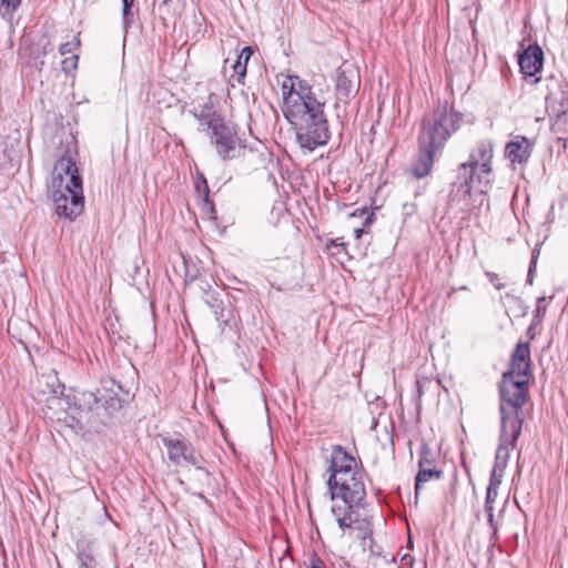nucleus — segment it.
Here are the masks:
<instances>
[{"label":"nucleus","mask_w":568,"mask_h":568,"mask_svg":"<svg viewBox=\"0 0 568 568\" xmlns=\"http://www.w3.org/2000/svg\"><path fill=\"white\" fill-rule=\"evenodd\" d=\"M284 118L294 128L300 146L314 151L331 138L324 109L326 92L315 89L298 75H288L282 83Z\"/></svg>","instance_id":"nucleus-1"},{"label":"nucleus","mask_w":568,"mask_h":568,"mask_svg":"<svg viewBox=\"0 0 568 568\" xmlns=\"http://www.w3.org/2000/svg\"><path fill=\"white\" fill-rule=\"evenodd\" d=\"M331 499L341 498L344 506L332 507V513L336 518L338 527L342 530L351 528L356 521L354 518V507L362 506L366 497L365 488V471H353L352 475L344 476L342 479H336L335 483L327 481Z\"/></svg>","instance_id":"nucleus-2"},{"label":"nucleus","mask_w":568,"mask_h":568,"mask_svg":"<svg viewBox=\"0 0 568 568\" xmlns=\"http://www.w3.org/2000/svg\"><path fill=\"white\" fill-rule=\"evenodd\" d=\"M529 394L527 379H509L503 377L499 384L500 395V425L504 429H510L514 438H519L524 416L523 406Z\"/></svg>","instance_id":"nucleus-3"},{"label":"nucleus","mask_w":568,"mask_h":568,"mask_svg":"<svg viewBox=\"0 0 568 568\" xmlns=\"http://www.w3.org/2000/svg\"><path fill=\"white\" fill-rule=\"evenodd\" d=\"M494 146L488 140L479 141L470 152L469 161L460 164L458 180L464 196L470 194L473 186H487L490 183Z\"/></svg>","instance_id":"nucleus-4"},{"label":"nucleus","mask_w":568,"mask_h":568,"mask_svg":"<svg viewBox=\"0 0 568 568\" xmlns=\"http://www.w3.org/2000/svg\"><path fill=\"white\" fill-rule=\"evenodd\" d=\"M463 115L446 106L437 108L430 118H424L418 136V144L424 149L440 150L447 140L456 132Z\"/></svg>","instance_id":"nucleus-5"},{"label":"nucleus","mask_w":568,"mask_h":568,"mask_svg":"<svg viewBox=\"0 0 568 568\" xmlns=\"http://www.w3.org/2000/svg\"><path fill=\"white\" fill-rule=\"evenodd\" d=\"M169 460L175 466H194L200 479L210 480L211 474L203 467L204 458L201 453L186 439L181 437H162Z\"/></svg>","instance_id":"nucleus-6"},{"label":"nucleus","mask_w":568,"mask_h":568,"mask_svg":"<svg viewBox=\"0 0 568 568\" xmlns=\"http://www.w3.org/2000/svg\"><path fill=\"white\" fill-rule=\"evenodd\" d=\"M210 141L214 145L217 155L223 160H232L241 155L245 146L235 125L223 119L213 120L210 123Z\"/></svg>","instance_id":"nucleus-7"},{"label":"nucleus","mask_w":568,"mask_h":568,"mask_svg":"<svg viewBox=\"0 0 568 568\" xmlns=\"http://www.w3.org/2000/svg\"><path fill=\"white\" fill-rule=\"evenodd\" d=\"M535 82H542L546 90V110L550 118H555L552 126L557 130L568 111V84L554 75H549L544 80L536 79Z\"/></svg>","instance_id":"nucleus-8"},{"label":"nucleus","mask_w":568,"mask_h":568,"mask_svg":"<svg viewBox=\"0 0 568 568\" xmlns=\"http://www.w3.org/2000/svg\"><path fill=\"white\" fill-rule=\"evenodd\" d=\"M58 216L69 221L75 220L83 211V187L64 191L62 187H48Z\"/></svg>","instance_id":"nucleus-9"},{"label":"nucleus","mask_w":568,"mask_h":568,"mask_svg":"<svg viewBox=\"0 0 568 568\" xmlns=\"http://www.w3.org/2000/svg\"><path fill=\"white\" fill-rule=\"evenodd\" d=\"M48 187H62L64 191L83 187L82 178L79 174L75 162L70 156L63 155L57 160Z\"/></svg>","instance_id":"nucleus-10"},{"label":"nucleus","mask_w":568,"mask_h":568,"mask_svg":"<svg viewBox=\"0 0 568 568\" xmlns=\"http://www.w3.org/2000/svg\"><path fill=\"white\" fill-rule=\"evenodd\" d=\"M531 375L530 345L528 342H518L510 359V367L503 374L509 379H527Z\"/></svg>","instance_id":"nucleus-11"},{"label":"nucleus","mask_w":568,"mask_h":568,"mask_svg":"<svg viewBox=\"0 0 568 568\" xmlns=\"http://www.w3.org/2000/svg\"><path fill=\"white\" fill-rule=\"evenodd\" d=\"M359 470L363 469L358 468L356 459L344 447L341 445L333 446L329 465L331 475L327 481L335 483L336 479H342L344 476Z\"/></svg>","instance_id":"nucleus-12"},{"label":"nucleus","mask_w":568,"mask_h":568,"mask_svg":"<svg viewBox=\"0 0 568 568\" xmlns=\"http://www.w3.org/2000/svg\"><path fill=\"white\" fill-rule=\"evenodd\" d=\"M67 402L70 406L74 407L81 416H85L88 422H90L92 417L100 415L98 393L73 389L67 395Z\"/></svg>","instance_id":"nucleus-13"},{"label":"nucleus","mask_w":568,"mask_h":568,"mask_svg":"<svg viewBox=\"0 0 568 568\" xmlns=\"http://www.w3.org/2000/svg\"><path fill=\"white\" fill-rule=\"evenodd\" d=\"M359 88V77L353 69H338L335 91L339 101L347 102Z\"/></svg>","instance_id":"nucleus-14"},{"label":"nucleus","mask_w":568,"mask_h":568,"mask_svg":"<svg viewBox=\"0 0 568 568\" xmlns=\"http://www.w3.org/2000/svg\"><path fill=\"white\" fill-rule=\"evenodd\" d=\"M534 143L524 135H516L506 144L505 155L513 164L524 165L528 162Z\"/></svg>","instance_id":"nucleus-15"},{"label":"nucleus","mask_w":568,"mask_h":568,"mask_svg":"<svg viewBox=\"0 0 568 568\" xmlns=\"http://www.w3.org/2000/svg\"><path fill=\"white\" fill-rule=\"evenodd\" d=\"M520 71L527 77L536 75L544 64V52L538 44H529L519 55Z\"/></svg>","instance_id":"nucleus-16"},{"label":"nucleus","mask_w":568,"mask_h":568,"mask_svg":"<svg viewBox=\"0 0 568 568\" xmlns=\"http://www.w3.org/2000/svg\"><path fill=\"white\" fill-rule=\"evenodd\" d=\"M94 539L81 535L75 542L79 568H97Z\"/></svg>","instance_id":"nucleus-17"},{"label":"nucleus","mask_w":568,"mask_h":568,"mask_svg":"<svg viewBox=\"0 0 568 568\" xmlns=\"http://www.w3.org/2000/svg\"><path fill=\"white\" fill-rule=\"evenodd\" d=\"M518 438L513 437L510 429H504L500 425L499 444L496 450L495 464L497 469H506L509 460V447L515 448Z\"/></svg>","instance_id":"nucleus-18"},{"label":"nucleus","mask_w":568,"mask_h":568,"mask_svg":"<svg viewBox=\"0 0 568 568\" xmlns=\"http://www.w3.org/2000/svg\"><path fill=\"white\" fill-rule=\"evenodd\" d=\"M418 158L412 168V174L422 179L430 173L436 151L430 148L424 149L422 144H418Z\"/></svg>","instance_id":"nucleus-19"},{"label":"nucleus","mask_w":568,"mask_h":568,"mask_svg":"<svg viewBox=\"0 0 568 568\" xmlns=\"http://www.w3.org/2000/svg\"><path fill=\"white\" fill-rule=\"evenodd\" d=\"M99 410L103 409L108 415L118 412L122 407V400L118 393L112 389L104 388L103 392L98 390Z\"/></svg>","instance_id":"nucleus-20"},{"label":"nucleus","mask_w":568,"mask_h":568,"mask_svg":"<svg viewBox=\"0 0 568 568\" xmlns=\"http://www.w3.org/2000/svg\"><path fill=\"white\" fill-rule=\"evenodd\" d=\"M254 53L252 47H244L237 55L235 63L233 64L234 74L237 78L239 83H243V80L246 75V67L250 58Z\"/></svg>","instance_id":"nucleus-21"},{"label":"nucleus","mask_w":568,"mask_h":568,"mask_svg":"<svg viewBox=\"0 0 568 568\" xmlns=\"http://www.w3.org/2000/svg\"><path fill=\"white\" fill-rule=\"evenodd\" d=\"M442 475L443 471L435 467H419V470L415 478V495H418L423 484L432 479H439Z\"/></svg>","instance_id":"nucleus-22"},{"label":"nucleus","mask_w":568,"mask_h":568,"mask_svg":"<svg viewBox=\"0 0 568 568\" xmlns=\"http://www.w3.org/2000/svg\"><path fill=\"white\" fill-rule=\"evenodd\" d=\"M194 115L200 120L201 123L206 124L210 129V123L213 120L222 119L213 109L211 103H204L194 108Z\"/></svg>","instance_id":"nucleus-23"},{"label":"nucleus","mask_w":568,"mask_h":568,"mask_svg":"<svg viewBox=\"0 0 568 568\" xmlns=\"http://www.w3.org/2000/svg\"><path fill=\"white\" fill-rule=\"evenodd\" d=\"M21 3L22 0H0V17L3 20L12 21L13 16Z\"/></svg>","instance_id":"nucleus-24"},{"label":"nucleus","mask_w":568,"mask_h":568,"mask_svg":"<svg viewBox=\"0 0 568 568\" xmlns=\"http://www.w3.org/2000/svg\"><path fill=\"white\" fill-rule=\"evenodd\" d=\"M134 0H122V20L124 28L130 27L133 21L132 6Z\"/></svg>","instance_id":"nucleus-25"},{"label":"nucleus","mask_w":568,"mask_h":568,"mask_svg":"<svg viewBox=\"0 0 568 568\" xmlns=\"http://www.w3.org/2000/svg\"><path fill=\"white\" fill-rule=\"evenodd\" d=\"M504 471L505 469H497L496 466L493 467L487 489L493 488L495 490H498L503 480Z\"/></svg>","instance_id":"nucleus-26"},{"label":"nucleus","mask_w":568,"mask_h":568,"mask_svg":"<svg viewBox=\"0 0 568 568\" xmlns=\"http://www.w3.org/2000/svg\"><path fill=\"white\" fill-rule=\"evenodd\" d=\"M79 45H80L79 39L73 37V39L71 41H67V42L60 44L59 53L61 55H65L68 53H71L72 51H74Z\"/></svg>","instance_id":"nucleus-27"},{"label":"nucleus","mask_w":568,"mask_h":568,"mask_svg":"<svg viewBox=\"0 0 568 568\" xmlns=\"http://www.w3.org/2000/svg\"><path fill=\"white\" fill-rule=\"evenodd\" d=\"M433 460L430 458V450L427 446L422 447L420 457L418 460L419 467H430Z\"/></svg>","instance_id":"nucleus-28"},{"label":"nucleus","mask_w":568,"mask_h":568,"mask_svg":"<svg viewBox=\"0 0 568 568\" xmlns=\"http://www.w3.org/2000/svg\"><path fill=\"white\" fill-rule=\"evenodd\" d=\"M498 490L495 489H487L486 491V499H485V510H488V507H490L491 510H494V504L497 499Z\"/></svg>","instance_id":"nucleus-29"},{"label":"nucleus","mask_w":568,"mask_h":568,"mask_svg":"<svg viewBox=\"0 0 568 568\" xmlns=\"http://www.w3.org/2000/svg\"><path fill=\"white\" fill-rule=\"evenodd\" d=\"M547 300L545 296H541L537 300V307L535 311V317L540 318L545 315L547 311Z\"/></svg>","instance_id":"nucleus-30"},{"label":"nucleus","mask_w":568,"mask_h":568,"mask_svg":"<svg viewBox=\"0 0 568 568\" xmlns=\"http://www.w3.org/2000/svg\"><path fill=\"white\" fill-rule=\"evenodd\" d=\"M488 281L495 286L496 290H501L505 287V284L500 282L499 275L494 272H485Z\"/></svg>","instance_id":"nucleus-31"},{"label":"nucleus","mask_w":568,"mask_h":568,"mask_svg":"<svg viewBox=\"0 0 568 568\" xmlns=\"http://www.w3.org/2000/svg\"><path fill=\"white\" fill-rule=\"evenodd\" d=\"M78 55H73L72 58H67L62 61V69L65 72H70L71 70L77 68Z\"/></svg>","instance_id":"nucleus-32"},{"label":"nucleus","mask_w":568,"mask_h":568,"mask_svg":"<svg viewBox=\"0 0 568 568\" xmlns=\"http://www.w3.org/2000/svg\"><path fill=\"white\" fill-rule=\"evenodd\" d=\"M485 511L487 514L489 527L491 528L493 535L495 536L497 534L498 528H497V524L495 523V519H494V510H491L490 507H488V510H485Z\"/></svg>","instance_id":"nucleus-33"},{"label":"nucleus","mask_w":568,"mask_h":568,"mask_svg":"<svg viewBox=\"0 0 568 568\" xmlns=\"http://www.w3.org/2000/svg\"><path fill=\"white\" fill-rule=\"evenodd\" d=\"M203 184H204V192H205V194H204V205L209 206V210L211 212H213L214 211L213 204H212V202L209 201V197H207L209 189H207L206 180H204V179H203Z\"/></svg>","instance_id":"nucleus-34"},{"label":"nucleus","mask_w":568,"mask_h":568,"mask_svg":"<svg viewBox=\"0 0 568 568\" xmlns=\"http://www.w3.org/2000/svg\"><path fill=\"white\" fill-rule=\"evenodd\" d=\"M414 559L409 555H405L402 558V564L399 568H413Z\"/></svg>","instance_id":"nucleus-35"},{"label":"nucleus","mask_w":568,"mask_h":568,"mask_svg":"<svg viewBox=\"0 0 568 568\" xmlns=\"http://www.w3.org/2000/svg\"><path fill=\"white\" fill-rule=\"evenodd\" d=\"M311 568H325V566L321 559L315 558L312 560Z\"/></svg>","instance_id":"nucleus-36"},{"label":"nucleus","mask_w":568,"mask_h":568,"mask_svg":"<svg viewBox=\"0 0 568 568\" xmlns=\"http://www.w3.org/2000/svg\"><path fill=\"white\" fill-rule=\"evenodd\" d=\"M63 388H64V387H63V385H61V384L57 381V385H55V386H53V385H52V393H53L54 395H57V394H62Z\"/></svg>","instance_id":"nucleus-37"},{"label":"nucleus","mask_w":568,"mask_h":568,"mask_svg":"<svg viewBox=\"0 0 568 568\" xmlns=\"http://www.w3.org/2000/svg\"><path fill=\"white\" fill-rule=\"evenodd\" d=\"M366 213V209H362V210H356L352 216H362Z\"/></svg>","instance_id":"nucleus-38"},{"label":"nucleus","mask_w":568,"mask_h":568,"mask_svg":"<svg viewBox=\"0 0 568 568\" xmlns=\"http://www.w3.org/2000/svg\"><path fill=\"white\" fill-rule=\"evenodd\" d=\"M363 232H364L363 229H355L354 230L355 237L359 239L362 236Z\"/></svg>","instance_id":"nucleus-39"},{"label":"nucleus","mask_w":568,"mask_h":568,"mask_svg":"<svg viewBox=\"0 0 568 568\" xmlns=\"http://www.w3.org/2000/svg\"><path fill=\"white\" fill-rule=\"evenodd\" d=\"M372 221H373V213H371V214L366 217V220H365V225H366V224L372 223Z\"/></svg>","instance_id":"nucleus-40"},{"label":"nucleus","mask_w":568,"mask_h":568,"mask_svg":"<svg viewBox=\"0 0 568 568\" xmlns=\"http://www.w3.org/2000/svg\"><path fill=\"white\" fill-rule=\"evenodd\" d=\"M332 244H333V245H338L337 240H333V241H332Z\"/></svg>","instance_id":"nucleus-41"},{"label":"nucleus","mask_w":568,"mask_h":568,"mask_svg":"<svg viewBox=\"0 0 568 568\" xmlns=\"http://www.w3.org/2000/svg\"><path fill=\"white\" fill-rule=\"evenodd\" d=\"M528 334H532V327L531 326L528 328Z\"/></svg>","instance_id":"nucleus-42"},{"label":"nucleus","mask_w":568,"mask_h":568,"mask_svg":"<svg viewBox=\"0 0 568 568\" xmlns=\"http://www.w3.org/2000/svg\"><path fill=\"white\" fill-rule=\"evenodd\" d=\"M528 334H532V327L531 326L528 328Z\"/></svg>","instance_id":"nucleus-43"}]
</instances>
